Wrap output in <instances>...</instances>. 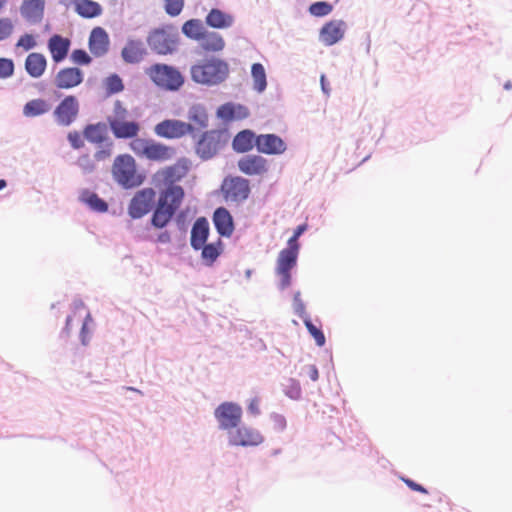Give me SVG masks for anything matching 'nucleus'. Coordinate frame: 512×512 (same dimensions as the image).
I'll return each mask as SVG.
<instances>
[{"label": "nucleus", "mask_w": 512, "mask_h": 512, "mask_svg": "<svg viewBox=\"0 0 512 512\" xmlns=\"http://www.w3.org/2000/svg\"><path fill=\"white\" fill-rule=\"evenodd\" d=\"M251 75L253 79V88L261 93L266 89L267 80L266 72L262 64L254 63L251 67Z\"/></svg>", "instance_id": "4c0bfd02"}, {"label": "nucleus", "mask_w": 512, "mask_h": 512, "mask_svg": "<svg viewBox=\"0 0 512 512\" xmlns=\"http://www.w3.org/2000/svg\"><path fill=\"white\" fill-rule=\"evenodd\" d=\"M307 372H308L309 378L312 381H316L318 379V377H319L318 370L314 365L308 366Z\"/></svg>", "instance_id": "4d7b16f0"}, {"label": "nucleus", "mask_w": 512, "mask_h": 512, "mask_svg": "<svg viewBox=\"0 0 512 512\" xmlns=\"http://www.w3.org/2000/svg\"><path fill=\"white\" fill-rule=\"evenodd\" d=\"M241 416V407L231 402L222 403L215 410V417L222 429L237 427L240 423Z\"/></svg>", "instance_id": "ddd939ff"}, {"label": "nucleus", "mask_w": 512, "mask_h": 512, "mask_svg": "<svg viewBox=\"0 0 512 512\" xmlns=\"http://www.w3.org/2000/svg\"><path fill=\"white\" fill-rule=\"evenodd\" d=\"M147 42L156 53L161 55L170 54L177 48L178 32L173 28L156 29L149 34Z\"/></svg>", "instance_id": "423d86ee"}, {"label": "nucleus", "mask_w": 512, "mask_h": 512, "mask_svg": "<svg viewBox=\"0 0 512 512\" xmlns=\"http://www.w3.org/2000/svg\"><path fill=\"white\" fill-rule=\"evenodd\" d=\"M45 4V0H23L20 14L27 22L38 24L44 18Z\"/></svg>", "instance_id": "f3484780"}, {"label": "nucleus", "mask_w": 512, "mask_h": 512, "mask_svg": "<svg viewBox=\"0 0 512 512\" xmlns=\"http://www.w3.org/2000/svg\"><path fill=\"white\" fill-rule=\"evenodd\" d=\"M257 136L249 129L238 132L232 141L233 150L237 153H247L256 146Z\"/></svg>", "instance_id": "bb28decb"}, {"label": "nucleus", "mask_w": 512, "mask_h": 512, "mask_svg": "<svg viewBox=\"0 0 512 512\" xmlns=\"http://www.w3.org/2000/svg\"><path fill=\"white\" fill-rule=\"evenodd\" d=\"M158 241L161 243H168L170 242V235L168 232H163L158 236Z\"/></svg>", "instance_id": "bf43d9fd"}, {"label": "nucleus", "mask_w": 512, "mask_h": 512, "mask_svg": "<svg viewBox=\"0 0 512 512\" xmlns=\"http://www.w3.org/2000/svg\"><path fill=\"white\" fill-rule=\"evenodd\" d=\"M200 249L203 262L207 266H211L223 252V243L221 239H218L214 243L204 244Z\"/></svg>", "instance_id": "473e14b6"}, {"label": "nucleus", "mask_w": 512, "mask_h": 512, "mask_svg": "<svg viewBox=\"0 0 512 512\" xmlns=\"http://www.w3.org/2000/svg\"><path fill=\"white\" fill-rule=\"evenodd\" d=\"M221 189L226 200L237 203L245 201L251 191L249 181L240 176L226 177Z\"/></svg>", "instance_id": "6e6552de"}, {"label": "nucleus", "mask_w": 512, "mask_h": 512, "mask_svg": "<svg viewBox=\"0 0 512 512\" xmlns=\"http://www.w3.org/2000/svg\"><path fill=\"white\" fill-rule=\"evenodd\" d=\"M209 235V223L206 218H198L191 229V246L195 250H200L206 244Z\"/></svg>", "instance_id": "b1692460"}, {"label": "nucleus", "mask_w": 512, "mask_h": 512, "mask_svg": "<svg viewBox=\"0 0 512 512\" xmlns=\"http://www.w3.org/2000/svg\"><path fill=\"white\" fill-rule=\"evenodd\" d=\"M104 85L108 94H116L124 89L123 81L117 74L108 76L104 81Z\"/></svg>", "instance_id": "79ce46f5"}, {"label": "nucleus", "mask_w": 512, "mask_h": 512, "mask_svg": "<svg viewBox=\"0 0 512 512\" xmlns=\"http://www.w3.org/2000/svg\"><path fill=\"white\" fill-rule=\"evenodd\" d=\"M324 81H325V77H324V75H322L321 76V84H322L323 90L326 91V88H325L326 82H324Z\"/></svg>", "instance_id": "e2e57ef3"}, {"label": "nucleus", "mask_w": 512, "mask_h": 512, "mask_svg": "<svg viewBox=\"0 0 512 512\" xmlns=\"http://www.w3.org/2000/svg\"><path fill=\"white\" fill-rule=\"evenodd\" d=\"M6 185H7L6 181H5V180H3V179H1V180H0V190H1V189H3V188H5V187H6Z\"/></svg>", "instance_id": "0e129e2a"}, {"label": "nucleus", "mask_w": 512, "mask_h": 512, "mask_svg": "<svg viewBox=\"0 0 512 512\" xmlns=\"http://www.w3.org/2000/svg\"><path fill=\"white\" fill-rule=\"evenodd\" d=\"M50 110V105L44 99L37 98L28 101L23 107V114L26 117H37L47 113Z\"/></svg>", "instance_id": "f704fd0d"}, {"label": "nucleus", "mask_w": 512, "mask_h": 512, "mask_svg": "<svg viewBox=\"0 0 512 512\" xmlns=\"http://www.w3.org/2000/svg\"><path fill=\"white\" fill-rule=\"evenodd\" d=\"M156 193L152 188H143L135 193L128 206L129 215L138 219L146 215L152 208Z\"/></svg>", "instance_id": "9d476101"}, {"label": "nucleus", "mask_w": 512, "mask_h": 512, "mask_svg": "<svg viewBox=\"0 0 512 512\" xmlns=\"http://www.w3.org/2000/svg\"><path fill=\"white\" fill-rule=\"evenodd\" d=\"M184 7V0H164L165 12L172 16H178Z\"/></svg>", "instance_id": "49530a36"}, {"label": "nucleus", "mask_w": 512, "mask_h": 512, "mask_svg": "<svg viewBox=\"0 0 512 512\" xmlns=\"http://www.w3.org/2000/svg\"><path fill=\"white\" fill-rule=\"evenodd\" d=\"M294 308H295V312L298 313L301 317L304 318V314H305V306L304 304L301 302L300 298H299V294H296L294 296Z\"/></svg>", "instance_id": "5fc2aeb1"}, {"label": "nucleus", "mask_w": 512, "mask_h": 512, "mask_svg": "<svg viewBox=\"0 0 512 512\" xmlns=\"http://www.w3.org/2000/svg\"><path fill=\"white\" fill-rule=\"evenodd\" d=\"M80 199L94 211L106 212L108 210L107 203L103 199H101L96 193L85 190L81 193Z\"/></svg>", "instance_id": "e433bc0d"}, {"label": "nucleus", "mask_w": 512, "mask_h": 512, "mask_svg": "<svg viewBox=\"0 0 512 512\" xmlns=\"http://www.w3.org/2000/svg\"><path fill=\"white\" fill-rule=\"evenodd\" d=\"M70 44V40L61 35L55 34L50 37L48 40V50L55 63H59L67 57Z\"/></svg>", "instance_id": "412c9836"}, {"label": "nucleus", "mask_w": 512, "mask_h": 512, "mask_svg": "<svg viewBox=\"0 0 512 512\" xmlns=\"http://www.w3.org/2000/svg\"><path fill=\"white\" fill-rule=\"evenodd\" d=\"M206 29L199 19H190L186 21L182 26V32L185 36L190 39L199 41Z\"/></svg>", "instance_id": "c9c22d12"}, {"label": "nucleus", "mask_w": 512, "mask_h": 512, "mask_svg": "<svg viewBox=\"0 0 512 512\" xmlns=\"http://www.w3.org/2000/svg\"><path fill=\"white\" fill-rule=\"evenodd\" d=\"M511 87L510 83L505 84V88L509 89Z\"/></svg>", "instance_id": "69168bd1"}, {"label": "nucleus", "mask_w": 512, "mask_h": 512, "mask_svg": "<svg viewBox=\"0 0 512 512\" xmlns=\"http://www.w3.org/2000/svg\"><path fill=\"white\" fill-rule=\"evenodd\" d=\"M111 156V150L108 148V149H101V150H98L95 154H94V158L95 160L97 161H104L108 158H110Z\"/></svg>", "instance_id": "6e6d98bb"}, {"label": "nucleus", "mask_w": 512, "mask_h": 512, "mask_svg": "<svg viewBox=\"0 0 512 512\" xmlns=\"http://www.w3.org/2000/svg\"><path fill=\"white\" fill-rule=\"evenodd\" d=\"M107 122L117 139L135 138L141 130L140 123L132 118L127 108L119 100L114 103L113 112L107 117Z\"/></svg>", "instance_id": "7ed1b4c3"}, {"label": "nucleus", "mask_w": 512, "mask_h": 512, "mask_svg": "<svg viewBox=\"0 0 512 512\" xmlns=\"http://www.w3.org/2000/svg\"><path fill=\"white\" fill-rule=\"evenodd\" d=\"M82 313H84L85 316H84V320H83V323H82V328H81L80 335H81L82 343L86 344V342H87L86 341L87 340V334H88V325H89L90 322H92V317H91L90 312L86 309L85 305L82 302L76 303L73 316H68L67 317L66 325H65V331L69 332L71 330V323H72L73 318H75L76 316L81 318Z\"/></svg>", "instance_id": "c85d7f7f"}, {"label": "nucleus", "mask_w": 512, "mask_h": 512, "mask_svg": "<svg viewBox=\"0 0 512 512\" xmlns=\"http://www.w3.org/2000/svg\"><path fill=\"white\" fill-rule=\"evenodd\" d=\"M188 172V167L181 162L164 167L154 174V181L157 186L166 187L161 191L151 223L156 228H164L180 208L185 193L184 189L176 185Z\"/></svg>", "instance_id": "f257e3e1"}, {"label": "nucleus", "mask_w": 512, "mask_h": 512, "mask_svg": "<svg viewBox=\"0 0 512 512\" xmlns=\"http://www.w3.org/2000/svg\"><path fill=\"white\" fill-rule=\"evenodd\" d=\"M146 54L144 43L140 40H129L121 51V56L126 63H139Z\"/></svg>", "instance_id": "393cba45"}, {"label": "nucleus", "mask_w": 512, "mask_h": 512, "mask_svg": "<svg viewBox=\"0 0 512 512\" xmlns=\"http://www.w3.org/2000/svg\"><path fill=\"white\" fill-rule=\"evenodd\" d=\"M228 74V64L218 58L205 59L191 67L192 80L208 86L220 84Z\"/></svg>", "instance_id": "f03ea898"}, {"label": "nucleus", "mask_w": 512, "mask_h": 512, "mask_svg": "<svg viewBox=\"0 0 512 512\" xmlns=\"http://www.w3.org/2000/svg\"><path fill=\"white\" fill-rule=\"evenodd\" d=\"M307 229V224L299 225L293 233V236L290 237V269L296 264L299 245L297 243L298 237Z\"/></svg>", "instance_id": "58836bf2"}, {"label": "nucleus", "mask_w": 512, "mask_h": 512, "mask_svg": "<svg viewBox=\"0 0 512 512\" xmlns=\"http://www.w3.org/2000/svg\"><path fill=\"white\" fill-rule=\"evenodd\" d=\"M213 222L216 230L222 236L229 237L234 230L232 216L229 211L223 207L216 209L213 215Z\"/></svg>", "instance_id": "a878e982"}, {"label": "nucleus", "mask_w": 512, "mask_h": 512, "mask_svg": "<svg viewBox=\"0 0 512 512\" xmlns=\"http://www.w3.org/2000/svg\"><path fill=\"white\" fill-rule=\"evenodd\" d=\"M37 46L36 37L33 34L25 33L19 37L15 47L16 49H22L23 51H29Z\"/></svg>", "instance_id": "c03bdc74"}, {"label": "nucleus", "mask_w": 512, "mask_h": 512, "mask_svg": "<svg viewBox=\"0 0 512 512\" xmlns=\"http://www.w3.org/2000/svg\"><path fill=\"white\" fill-rule=\"evenodd\" d=\"M71 60L78 65H89L92 61L90 55L83 49H75L71 53Z\"/></svg>", "instance_id": "09e8293b"}, {"label": "nucleus", "mask_w": 512, "mask_h": 512, "mask_svg": "<svg viewBox=\"0 0 512 512\" xmlns=\"http://www.w3.org/2000/svg\"><path fill=\"white\" fill-rule=\"evenodd\" d=\"M83 135L89 142L100 144L106 139V125L104 123L87 125L83 131Z\"/></svg>", "instance_id": "72a5a7b5"}, {"label": "nucleus", "mask_w": 512, "mask_h": 512, "mask_svg": "<svg viewBox=\"0 0 512 512\" xmlns=\"http://www.w3.org/2000/svg\"><path fill=\"white\" fill-rule=\"evenodd\" d=\"M78 164L85 172H92L95 169L94 162L89 155L81 156L78 160Z\"/></svg>", "instance_id": "603ef678"}, {"label": "nucleus", "mask_w": 512, "mask_h": 512, "mask_svg": "<svg viewBox=\"0 0 512 512\" xmlns=\"http://www.w3.org/2000/svg\"><path fill=\"white\" fill-rule=\"evenodd\" d=\"M223 132L212 129L201 134L195 143V152L203 160L213 158L224 146Z\"/></svg>", "instance_id": "0eeeda50"}, {"label": "nucleus", "mask_w": 512, "mask_h": 512, "mask_svg": "<svg viewBox=\"0 0 512 512\" xmlns=\"http://www.w3.org/2000/svg\"><path fill=\"white\" fill-rule=\"evenodd\" d=\"M276 272L281 276L282 288L288 283V249H283L278 257Z\"/></svg>", "instance_id": "ea45409f"}, {"label": "nucleus", "mask_w": 512, "mask_h": 512, "mask_svg": "<svg viewBox=\"0 0 512 512\" xmlns=\"http://www.w3.org/2000/svg\"><path fill=\"white\" fill-rule=\"evenodd\" d=\"M112 174L115 181L126 189L138 187L145 180V176L137 170L135 159L129 154H122L115 158Z\"/></svg>", "instance_id": "20e7f679"}, {"label": "nucleus", "mask_w": 512, "mask_h": 512, "mask_svg": "<svg viewBox=\"0 0 512 512\" xmlns=\"http://www.w3.org/2000/svg\"><path fill=\"white\" fill-rule=\"evenodd\" d=\"M14 31L13 21L8 17L0 18V41L8 39Z\"/></svg>", "instance_id": "de8ad7c7"}, {"label": "nucleus", "mask_w": 512, "mask_h": 512, "mask_svg": "<svg viewBox=\"0 0 512 512\" xmlns=\"http://www.w3.org/2000/svg\"><path fill=\"white\" fill-rule=\"evenodd\" d=\"M332 10L333 6L326 1L315 2L309 7L310 14L316 17L326 16L330 14Z\"/></svg>", "instance_id": "37998d69"}, {"label": "nucleus", "mask_w": 512, "mask_h": 512, "mask_svg": "<svg viewBox=\"0 0 512 512\" xmlns=\"http://www.w3.org/2000/svg\"><path fill=\"white\" fill-rule=\"evenodd\" d=\"M189 123L195 128L204 129L208 126L209 116L203 105L195 104L188 111Z\"/></svg>", "instance_id": "7c9ffc66"}, {"label": "nucleus", "mask_w": 512, "mask_h": 512, "mask_svg": "<svg viewBox=\"0 0 512 512\" xmlns=\"http://www.w3.org/2000/svg\"><path fill=\"white\" fill-rule=\"evenodd\" d=\"M256 148L262 154L276 155L286 150V144L275 134H261L257 136Z\"/></svg>", "instance_id": "2eb2a0df"}, {"label": "nucleus", "mask_w": 512, "mask_h": 512, "mask_svg": "<svg viewBox=\"0 0 512 512\" xmlns=\"http://www.w3.org/2000/svg\"><path fill=\"white\" fill-rule=\"evenodd\" d=\"M345 23L342 20H332L320 30V40L327 46L340 41L344 36Z\"/></svg>", "instance_id": "6ab92c4d"}, {"label": "nucleus", "mask_w": 512, "mask_h": 512, "mask_svg": "<svg viewBox=\"0 0 512 512\" xmlns=\"http://www.w3.org/2000/svg\"><path fill=\"white\" fill-rule=\"evenodd\" d=\"M238 170L250 177H264L269 171V162L258 154H248L237 161Z\"/></svg>", "instance_id": "9b49d317"}, {"label": "nucleus", "mask_w": 512, "mask_h": 512, "mask_svg": "<svg viewBox=\"0 0 512 512\" xmlns=\"http://www.w3.org/2000/svg\"><path fill=\"white\" fill-rule=\"evenodd\" d=\"M304 323L311 336L315 339L316 344L320 347L323 346L325 344V336L321 329L316 327L307 316L304 317Z\"/></svg>", "instance_id": "a18cd8bd"}, {"label": "nucleus", "mask_w": 512, "mask_h": 512, "mask_svg": "<svg viewBox=\"0 0 512 512\" xmlns=\"http://www.w3.org/2000/svg\"><path fill=\"white\" fill-rule=\"evenodd\" d=\"M262 442V436L254 429L242 427L230 435V443L235 446H255Z\"/></svg>", "instance_id": "aec40b11"}, {"label": "nucleus", "mask_w": 512, "mask_h": 512, "mask_svg": "<svg viewBox=\"0 0 512 512\" xmlns=\"http://www.w3.org/2000/svg\"><path fill=\"white\" fill-rule=\"evenodd\" d=\"M79 101L74 95H67L60 101L54 110V117L61 126L72 124L79 114Z\"/></svg>", "instance_id": "f8f14e48"}, {"label": "nucleus", "mask_w": 512, "mask_h": 512, "mask_svg": "<svg viewBox=\"0 0 512 512\" xmlns=\"http://www.w3.org/2000/svg\"><path fill=\"white\" fill-rule=\"evenodd\" d=\"M109 45L110 40L106 30L99 26L93 28L88 41L90 52L95 57H102L108 52Z\"/></svg>", "instance_id": "dca6fc26"}, {"label": "nucleus", "mask_w": 512, "mask_h": 512, "mask_svg": "<svg viewBox=\"0 0 512 512\" xmlns=\"http://www.w3.org/2000/svg\"><path fill=\"white\" fill-rule=\"evenodd\" d=\"M67 138L71 146L75 149H79L84 145L82 135L78 131L69 132Z\"/></svg>", "instance_id": "3c124183"}, {"label": "nucleus", "mask_w": 512, "mask_h": 512, "mask_svg": "<svg viewBox=\"0 0 512 512\" xmlns=\"http://www.w3.org/2000/svg\"><path fill=\"white\" fill-rule=\"evenodd\" d=\"M205 22L208 26L215 29H227L233 25L234 17L227 12L213 8L207 14Z\"/></svg>", "instance_id": "cd10ccee"}, {"label": "nucleus", "mask_w": 512, "mask_h": 512, "mask_svg": "<svg viewBox=\"0 0 512 512\" xmlns=\"http://www.w3.org/2000/svg\"><path fill=\"white\" fill-rule=\"evenodd\" d=\"M199 43L203 50L213 52L221 51L225 46L224 39L220 34L207 30L199 40Z\"/></svg>", "instance_id": "2f4dec72"}, {"label": "nucleus", "mask_w": 512, "mask_h": 512, "mask_svg": "<svg viewBox=\"0 0 512 512\" xmlns=\"http://www.w3.org/2000/svg\"><path fill=\"white\" fill-rule=\"evenodd\" d=\"M75 12L83 18H95L102 14L101 5L93 0H74Z\"/></svg>", "instance_id": "c756f323"}, {"label": "nucleus", "mask_w": 512, "mask_h": 512, "mask_svg": "<svg viewBox=\"0 0 512 512\" xmlns=\"http://www.w3.org/2000/svg\"><path fill=\"white\" fill-rule=\"evenodd\" d=\"M14 73V63L11 59L0 58V78H9Z\"/></svg>", "instance_id": "8fccbe9b"}, {"label": "nucleus", "mask_w": 512, "mask_h": 512, "mask_svg": "<svg viewBox=\"0 0 512 512\" xmlns=\"http://www.w3.org/2000/svg\"><path fill=\"white\" fill-rule=\"evenodd\" d=\"M300 396L299 387H290V398H298Z\"/></svg>", "instance_id": "052dcab7"}, {"label": "nucleus", "mask_w": 512, "mask_h": 512, "mask_svg": "<svg viewBox=\"0 0 512 512\" xmlns=\"http://www.w3.org/2000/svg\"><path fill=\"white\" fill-rule=\"evenodd\" d=\"M216 115L224 122L239 121L249 116V109L239 103L227 102L218 107Z\"/></svg>", "instance_id": "a211bd4d"}, {"label": "nucleus", "mask_w": 512, "mask_h": 512, "mask_svg": "<svg viewBox=\"0 0 512 512\" xmlns=\"http://www.w3.org/2000/svg\"><path fill=\"white\" fill-rule=\"evenodd\" d=\"M147 74L159 87L166 90H178L184 82L181 73L174 67L166 64H154L148 68Z\"/></svg>", "instance_id": "39448f33"}, {"label": "nucleus", "mask_w": 512, "mask_h": 512, "mask_svg": "<svg viewBox=\"0 0 512 512\" xmlns=\"http://www.w3.org/2000/svg\"><path fill=\"white\" fill-rule=\"evenodd\" d=\"M7 2L8 0H0V12L6 8Z\"/></svg>", "instance_id": "680f3d73"}, {"label": "nucleus", "mask_w": 512, "mask_h": 512, "mask_svg": "<svg viewBox=\"0 0 512 512\" xmlns=\"http://www.w3.org/2000/svg\"><path fill=\"white\" fill-rule=\"evenodd\" d=\"M84 80V73L77 67L61 68L53 79L54 86L59 90H71Z\"/></svg>", "instance_id": "4468645a"}, {"label": "nucleus", "mask_w": 512, "mask_h": 512, "mask_svg": "<svg viewBox=\"0 0 512 512\" xmlns=\"http://www.w3.org/2000/svg\"><path fill=\"white\" fill-rule=\"evenodd\" d=\"M249 411L253 414H258L259 413V402L258 400L256 399H253L250 404H249V407H248Z\"/></svg>", "instance_id": "13d9d810"}, {"label": "nucleus", "mask_w": 512, "mask_h": 512, "mask_svg": "<svg viewBox=\"0 0 512 512\" xmlns=\"http://www.w3.org/2000/svg\"><path fill=\"white\" fill-rule=\"evenodd\" d=\"M175 153L173 147L152 140L145 158L154 162H166L171 160Z\"/></svg>", "instance_id": "5701e85b"}, {"label": "nucleus", "mask_w": 512, "mask_h": 512, "mask_svg": "<svg viewBox=\"0 0 512 512\" xmlns=\"http://www.w3.org/2000/svg\"><path fill=\"white\" fill-rule=\"evenodd\" d=\"M24 67L30 77L40 78L46 71L47 59L42 53L32 52L27 55Z\"/></svg>", "instance_id": "4be33fe9"}, {"label": "nucleus", "mask_w": 512, "mask_h": 512, "mask_svg": "<svg viewBox=\"0 0 512 512\" xmlns=\"http://www.w3.org/2000/svg\"><path fill=\"white\" fill-rule=\"evenodd\" d=\"M404 483L412 490L414 491H417V492H420V493H423V494H427L428 491L420 484L414 482L413 480L411 479H403Z\"/></svg>", "instance_id": "864d4df0"}, {"label": "nucleus", "mask_w": 512, "mask_h": 512, "mask_svg": "<svg viewBox=\"0 0 512 512\" xmlns=\"http://www.w3.org/2000/svg\"><path fill=\"white\" fill-rule=\"evenodd\" d=\"M132 141L129 143L130 149L138 156L145 158L149 145L152 141V139H145V138H131Z\"/></svg>", "instance_id": "a19ab883"}, {"label": "nucleus", "mask_w": 512, "mask_h": 512, "mask_svg": "<svg viewBox=\"0 0 512 512\" xmlns=\"http://www.w3.org/2000/svg\"><path fill=\"white\" fill-rule=\"evenodd\" d=\"M157 136L166 139H178L194 132V126L191 123L176 119H167L159 122L154 127Z\"/></svg>", "instance_id": "1a4fd4ad"}]
</instances>
